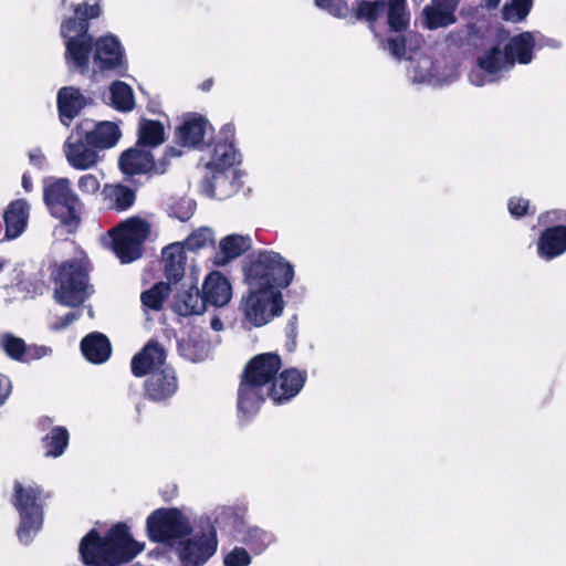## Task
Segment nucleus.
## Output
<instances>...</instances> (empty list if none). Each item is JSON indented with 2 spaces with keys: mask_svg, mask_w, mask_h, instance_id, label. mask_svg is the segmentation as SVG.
<instances>
[{
  "mask_svg": "<svg viewBox=\"0 0 566 566\" xmlns=\"http://www.w3.org/2000/svg\"><path fill=\"white\" fill-rule=\"evenodd\" d=\"M144 549V544L136 542L125 524H117L101 537L92 530L80 544L83 562L91 566H116L134 558Z\"/></svg>",
  "mask_w": 566,
  "mask_h": 566,
  "instance_id": "f257e3e1",
  "label": "nucleus"
},
{
  "mask_svg": "<svg viewBox=\"0 0 566 566\" xmlns=\"http://www.w3.org/2000/svg\"><path fill=\"white\" fill-rule=\"evenodd\" d=\"M74 15L61 23V35L65 39V62L70 70L85 74L90 69V56L93 53L94 36L90 34V20L101 15L98 4L81 2L72 4Z\"/></svg>",
  "mask_w": 566,
  "mask_h": 566,
  "instance_id": "f03ea898",
  "label": "nucleus"
},
{
  "mask_svg": "<svg viewBox=\"0 0 566 566\" xmlns=\"http://www.w3.org/2000/svg\"><path fill=\"white\" fill-rule=\"evenodd\" d=\"M282 367L280 356H253L245 365L238 389V411L254 416Z\"/></svg>",
  "mask_w": 566,
  "mask_h": 566,
  "instance_id": "7ed1b4c3",
  "label": "nucleus"
},
{
  "mask_svg": "<svg viewBox=\"0 0 566 566\" xmlns=\"http://www.w3.org/2000/svg\"><path fill=\"white\" fill-rule=\"evenodd\" d=\"M293 277V265L274 251L253 253L248 256L244 265L248 289L281 291L292 283Z\"/></svg>",
  "mask_w": 566,
  "mask_h": 566,
  "instance_id": "20e7f679",
  "label": "nucleus"
},
{
  "mask_svg": "<svg viewBox=\"0 0 566 566\" xmlns=\"http://www.w3.org/2000/svg\"><path fill=\"white\" fill-rule=\"evenodd\" d=\"M43 202L50 214L67 227L76 230L82 221L83 203L73 191L69 178H48L43 186Z\"/></svg>",
  "mask_w": 566,
  "mask_h": 566,
  "instance_id": "39448f33",
  "label": "nucleus"
},
{
  "mask_svg": "<svg viewBox=\"0 0 566 566\" xmlns=\"http://www.w3.org/2000/svg\"><path fill=\"white\" fill-rule=\"evenodd\" d=\"M54 282L53 297L56 303L67 307H78L90 297L88 270L78 260L62 262L52 272Z\"/></svg>",
  "mask_w": 566,
  "mask_h": 566,
  "instance_id": "423d86ee",
  "label": "nucleus"
},
{
  "mask_svg": "<svg viewBox=\"0 0 566 566\" xmlns=\"http://www.w3.org/2000/svg\"><path fill=\"white\" fill-rule=\"evenodd\" d=\"M130 366L136 377L149 376L145 387L150 399L160 401L177 390L175 371L165 356H134Z\"/></svg>",
  "mask_w": 566,
  "mask_h": 566,
  "instance_id": "0eeeda50",
  "label": "nucleus"
},
{
  "mask_svg": "<svg viewBox=\"0 0 566 566\" xmlns=\"http://www.w3.org/2000/svg\"><path fill=\"white\" fill-rule=\"evenodd\" d=\"M150 230L146 220L132 217L108 231L112 250L122 263H130L142 258Z\"/></svg>",
  "mask_w": 566,
  "mask_h": 566,
  "instance_id": "6e6552de",
  "label": "nucleus"
},
{
  "mask_svg": "<svg viewBox=\"0 0 566 566\" xmlns=\"http://www.w3.org/2000/svg\"><path fill=\"white\" fill-rule=\"evenodd\" d=\"M13 505L19 511L21 520L18 528L19 541L28 545L42 527L41 490L15 482Z\"/></svg>",
  "mask_w": 566,
  "mask_h": 566,
  "instance_id": "1a4fd4ad",
  "label": "nucleus"
},
{
  "mask_svg": "<svg viewBox=\"0 0 566 566\" xmlns=\"http://www.w3.org/2000/svg\"><path fill=\"white\" fill-rule=\"evenodd\" d=\"M148 536L154 542L179 545L191 535L189 518L177 509H158L147 517Z\"/></svg>",
  "mask_w": 566,
  "mask_h": 566,
  "instance_id": "9d476101",
  "label": "nucleus"
},
{
  "mask_svg": "<svg viewBox=\"0 0 566 566\" xmlns=\"http://www.w3.org/2000/svg\"><path fill=\"white\" fill-rule=\"evenodd\" d=\"M284 300L281 291L268 289H249L242 298L241 310L244 317L254 326L260 327L283 313Z\"/></svg>",
  "mask_w": 566,
  "mask_h": 566,
  "instance_id": "9b49d317",
  "label": "nucleus"
},
{
  "mask_svg": "<svg viewBox=\"0 0 566 566\" xmlns=\"http://www.w3.org/2000/svg\"><path fill=\"white\" fill-rule=\"evenodd\" d=\"M217 532L208 526L179 543L177 553L182 566H202L217 552Z\"/></svg>",
  "mask_w": 566,
  "mask_h": 566,
  "instance_id": "f8f14e48",
  "label": "nucleus"
},
{
  "mask_svg": "<svg viewBox=\"0 0 566 566\" xmlns=\"http://www.w3.org/2000/svg\"><path fill=\"white\" fill-rule=\"evenodd\" d=\"M93 64L102 73L123 74L127 70L125 50L117 36L106 34L94 39Z\"/></svg>",
  "mask_w": 566,
  "mask_h": 566,
  "instance_id": "ddd939ff",
  "label": "nucleus"
},
{
  "mask_svg": "<svg viewBox=\"0 0 566 566\" xmlns=\"http://www.w3.org/2000/svg\"><path fill=\"white\" fill-rule=\"evenodd\" d=\"M81 129L82 125H75L64 143V154L71 167L86 170L97 164L98 155L96 149L86 143Z\"/></svg>",
  "mask_w": 566,
  "mask_h": 566,
  "instance_id": "4468645a",
  "label": "nucleus"
},
{
  "mask_svg": "<svg viewBox=\"0 0 566 566\" xmlns=\"http://www.w3.org/2000/svg\"><path fill=\"white\" fill-rule=\"evenodd\" d=\"M234 125L232 123L224 124L220 128L218 138L211 143V160L206 165V168H213L214 166L232 168L240 164V154L234 147Z\"/></svg>",
  "mask_w": 566,
  "mask_h": 566,
  "instance_id": "2eb2a0df",
  "label": "nucleus"
},
{
  "mask_svg": "<svg viewBox=\"0 0 566 566\" xmlns=\"http://www.w3.org/2000/svg\"><path fill=\"white\" fill-rule=\"evenodd\" d=\"M209 129L213 130L205 116L198 113H188L175 129L176 143L181 147L197 148L203 144Z\"/></svg>",
  "mask_w": 566,
  "mask_h": 566,
  "instance_id": "dca6fc26",
  "label": "nucleus"
},
{
  "mask_svg": "<svg viewBox=\"0 0 566 566\" xmlns=\"http://www.w3.org/2000/svg\"><path fill=\"white\" fill-rule=\"evenodd\" d=\"M306 380V371L296 368H287L280 373L272 386L268 389L266 397L274 403H283L294 398L303 388Z\"/></svg>",
  "mask_w": 566,
  "mask_h": 566,
  "instance_id": "f3484780",
  "label": "nucleus"
},
{
  "mask_svg": "<svg viewBox=\"0 0 566 566\" xmlns=\"http://www.w3.org/2000/svg\"><path fill=\"white\" fill-rule=\"evenodd\" d=\"M118 167L123 175L134 177L137 175H157V164L149 149L137 146L124 150L118 158Z\"/></svg>",
  "mask_w": 566,
  "mask_h": 566,
  "instance_id": "a211bd4d",
  "label": "nucleus"
},
{
  "mask_svg": "<svg viewBox=\"0 0 566 566\" xmlns=\"http://www.w3.org/2000/svg\"><path fill=\"white\" fill-rule=\"evenodd\" d=\"M82 135L86 143L95 149H108L116 145L120 138V130L115 123L101 122L93 124L90 119H82Z\"/></svg>",
  "mask_w": 566,
  "mask_h": 566,
  "instance_id": "6ab92c4d",
  "label": "nucleus"
},
{
  "mask_svg": "<svg viewBox=\"0 0 566 566\" xmlns=\"http://www.w3.org/2000/svg\"><path fill=\"white\" fill-rule=\"evenodd\" d=\"M537 255L551 261L566 253V226L553 224L544 228L536 242Z\"/></svg>",
  "mask_w": 566,
  "mask_h": 566,
  "instance_id": "aec40b11",
  "label": "nucleus"
},
{
  "mask_svg": "<svg viewBox=\"0 0 566 566\" xmlns=\"http://www.w3.org/2000/svg\"><path fill=\"white\" fill-rule=\"evenodd\" d=\"M90 103V98L75 86H63L57 92L56 106L60 122L69 127Z\"/></svg>",
  "mask_w": 566,
  "mask_h": 566,
  "instance_id": "412c9836",
  "label": "nucleus"
},
{
  "mask_svg": "<svg viewBox=\"0 0 566 566\" xmlns=\"http://www.w3.org/2000/svg\"><path fill=\"white\" fill-rule=\"evenodd\" d=\"M209 172L202 180L203 192L210 197L222 200L235 191L234 180L229 169L221 166L207 168Z\"/></svg>",
  "mask_w": 566,
  "mask_h": 566,
  "instance_id": "4be33fe9",
  "label": "nucleus"
},
{
  "mask_svg": "<svg viewBox=\"0 0 566 566\" xmlns=\"http://www.w3.org/2000/svg\"><path fill=\"white\" fill-rule=\"evenodd\" d=\"M202 297L206 304L214 307L227 305L232 296L231 284L220 272L209 273L202 284Z\"/></svg>",
  "mask_w": 566,
  "mask_h": 566,
  "instance_id": "5701e85b",
  "label": "nucleus"
},
{
  "mask_svg": "<svg viewBox=\"0 0 566 566\" xmlns=\"http://www.w3.org/2000/svg\"><path fill=\"white\" fill-rule=\"evenodd\" d=\"M535 38L532 32L525 31L512 36L504 46V62L507 65L528 64L533 60Z\"/></svg>",
  "mask_w": 566,
  "mask_h": 566,
  "instance_id": "b1692460",
  "label": "nucleus"
},
{
  "mask_svg": "<svg viewBox=\"0 0 566 566\" xmlns=\"http://www.w3.org/2000/svg\"><path fill=\"white\" fill-rule=\"evenodd\" d=\"M164 273L169 283H179L186 271L187 254L184 243L174 242L161 251Z\"/></svg>",
  "mask_w": 566,
  "mask_h": 566,
  "instance_id": "393cba45",
  "label": "nucleus"
},
{
  "mask_svg": "<svg viewBox=\"0 0 566 566\" xmlns=\"http://www.w3.org/2000/svg\"><path fill=\"white\" fill-rule=\"evenodd\" d=\"M30 216V206L24 199L11 201L3 213L6 238L17 239L25 230Z\"/></svg>",
  "mask_w": 566,
  "mask_h": 566,
  "instance_id": "a878e982",
  "label": "nucleus"
},
{
  "mask_svg": "<svg viewBox=\"0 0 566 566\" xmlns=\"http://www.w3.org/2000/svg\"><path fill=\"white\" fill-rule=\"evenodd\" d=\"M455 8V1L433 0V6L426 7L423 10L426 28L428 30H437L453 24L457 21L454 15Z\"/></svg>",
  "mask_w": 566,
  "mask_h": 566,
  "instance_id": "bb28decb",
  "label": "nucleus"
},
{
  "mask_svg": "<svg viewBox=\"0 0 566 566\" xmlns=\"http://www.w3.org/2000/svg\"><path fill=\"white\" fill-rule=\"evenodd\" d=\"M166 140L164 124L157 119L140 118L137 128V146L156 148Z\"/></svg>",
  "mask_w": 566,
  "mask_h": 566,
  "instance_id": "cd10ccee",
  "label": "nucleus"
},
{
  "mask_svg": "<svg viewBox=\"0 0 566 566\" xmlns=\"http://www.w3.org/2000/svg\"><path fill=\"white\" fill-rule=\"evenodd\" d=\"M175 306L178 313L184 316L201 315L207 311L202 291L193 284L177 293Z\"/></svg>",
  "mask_w": 566,
  "mask_h": 566,
  "instance_id": "c85d7f7f",
  "label": "nucleus"
},
{
  "mask_svg": "<svg viewBox=\"0 0 566 566\" xmlns=\"http://www.w3.org/2000/svg\"><path fill=\"white\" fill-rule=\"evenodd\" d=\"M103 195L108 201V209L122 212L128 210L136 201V191L122 184H106L103 188Z\"/></svg>",
  "mask_w": 566,
  "mask_h": 566,
  "instance_id": "c756f323",
  "label": "nucleus"
},
{
  "mask_svg": "<svg viewBox=\"0 0 566 566\" xmlns=\"http://www.w3.org/2000/svg\"><path fill=\"white\" fill-rule=\"evenodd\" d=\"M0 349L4 354H51L52 348L44 345H27L24 339L12 333L0 335Z\"/></svg>",
  "mask_w": 566,
  "mask_h": 566,
  "instance_id": "7c9ffc66",
  "label": "nucleus"
},
{
  "mask_svg": "<svg viewBox=\"0 0 566 566\" xmlns=\"http://www.w3.org/2000/svg\"><path fill=\"white\" fill-rule=\"evenodd\" d=\"M112 106L118 112H130L135 107L133 88L125 82L115 81L109 86Z\"/></svg>",
  "mask_w": 566,
  "mask_h": 566,
  "instance_id": "2f4dec72",
  "label": "nucleus"
},
{
  "mask_svg": "<svg viewBox=\"0 0 566 566\" xmlns=\"http://www.w3.org/2000/svg\"><path fill=\"white\" fill-rule=\"evenodd\" d=\"M219 248L223 254L222 263H224L247 252L251 248V239L240 234H229L221 239Z\"/></svg>",
  "mask_w": 566,
  "mask_h": 566,
  "instance_id": "473e14b6",
  "label": "nucleus"
},
{
  "mask_svg": "<svg viewBox=\"0 0 566 566\" xmlns=\"http://www.w3.org/2000/svg\"><path fill=\"white\" fill-rule=\"evenodd\" d=\"M46 457H60L69 444V432L64 427H54L42 439Z\"/></svg>",
  "mask_w": 566,
  "mask_h": 566,
  "instance_id": "72a5a7b5",
  "label": "nucleus"
},
{
  "mask_svg": "<svg viewBox=\"0 0 566 566\" xmlns=\"http://www.w3.org/2000/svg\"><path fill=\"white\" fill-rule=\"evenodd\" d=\"M386 8L387 2L385 0H361L358 1L355 9V18L358 21H367L369 23V28L374 30V23L384 14Z\"/></svg>",
  "mask_w": 566,
  "mask_h": 566,
  "instance_id": "f704fd0d",
  "label": "nucleus"
},
{
  "mask_svg": "<svg viewBox=\"0 0 566 566\" xmlns=\"http://www.w3.org/2000/svg\"><path fill=\"white\" fill-rule=\"evenodd\" d=\"M169 281L158 282L140 295L142 304L153 311H160L171 291Z\"/></svg>",
  "mask_w": 566,
  "mask_h": 566,
  "instance_id": "c9c22d12",
  "label": "nucleus"
},
{
  "mask_svg": "<svg viewBox=\"0 0 566 566\" xmlns=\"http://www.w3.org/2000/svg\"><path fill=\"white\" fill-rule=\"evenodd\" d=\"M109 338L99 332H92L81 340V354H112Z\"/></svg>",
  "mask_w": 566,
  "mask_h": 566,
  "instance_id": "e433bc0d",
  "label": "nucleus"
},
{
  "mask_svg": "<svg viewBox=\"0 0 566 566\" xmlns=\"http://www.w3.org/2000/svg\"><path fill=\"white\" fill-rule=\"evenodd\" d=\"M273 541L272 534L255 526L247 528L241 536V542L255 554L262 553Z\"/></svg>",
  "mask_w": 566,
  "mask_h": 566,
  "instance_id": "4c0bfd02",
  "label": "nucleus"
},
{
  "mask_svg": "<svg viewBox=\"0 0 566 566\" xmlns=\"http://www.w3.org/2000/svg\"><path fill=\"white\" fill-rule=\"evenodd\" d=\"M182 243L186 250L197 252L201 249L214 247V233L208 227H200L192 231Z\"/></svg>",
  "mask_w": 566,
  "mask_h": 566,
  "instance_id": "58836bf2",
  "label": "nucleus"
},
{
  "mask_svg": "<svg viewBox=\"0 0 566 566\" xmlns=\"http://www.w3.org/2000/svg\"><path fill=\"white\" fill-rule=\"evenodd\" d=\"M476 62L479 69L489 74L499 73L503 66L507 64L504 62V50L501 51L499 44L492 46L483 55L479 56Z\"/></svg>",
  "mask_w": 566,
  "mask_h": 566,
  "instance_id": "ea45409f",
  "label": "nucleus"
},
{
  "mask_svg": "<svg viewBox=\"0 0 566 566\" xmlns=\"http://www.w3.org/2000/svg\"><path fill=\"white\" fill-rule=\"evenodd\" d=\"M387 24L390 32L402 33L409 27L410 17L406 8H386Z\"/></svg>",
  "mask_w": 566,
  "mask_h": 566,
  "instance_id": "a19ab883",
  "label": "nucleus"
},
{
  "mask_svg": "<svg viewBox=\"0 0 566 566\" xmlns=\"http://www.w3.org/2000/svg\"><path fill=\"white\" fill-rule=\"evenodd\" d=\"M533 6V0H512L511 6H505L503 8V17L505 20H513V13L515 15L516 21L524 20Z\"/></svg>",
  "mask_w": 566,
  "mask_h": 566,
  "instance_id": "79ce46f5",
  "label": "nucleus"
},
{
  "mask_svg": "<svg viewBox=\"0 0 566 566\" xmlns=\"http://www.w3.org/2000/svg\"><path fill=\"white\" fill-rule=\"evenodd\" d=\"M196 202L192 199L181 198L171 206V216L182 222L188 221L196 211Z\"/></svg>",
  "mask_w": 566,
  "mask_h": 566,
  "instance_id": "37998d69",
  "label": "nucleus"
},
{
  "mask_svg": "<svg viewBox=\"0 0 566 566\" xmlns=\"http://www.w3.org/2000/svg\"><path fill=\"white\" fill-rule=\"evenodd\" d=\"M315 6L323 9L336 18H346L349 8L344 0H314Z\"/></svg>",
  "mask_w": 566,
  "mask_h": 566,
  "instance_id": "c03bdc74",
  "label": "nucleus"
},
{
  "mask_svg": "<svg viewBox=\"0 0 566 566\" xmlns=\"http://www.w3.org/2000/svg\"><path fill=\"white\" fill-rule=\"evenodd\" d=\"M381 43L384 49L388 50L394 57L401 60L405 56L407 40L403 34L399 33L396 36L387 38Z\"/></svg>",
  "mask_w": 566,
  "mask_h": 566,
  "instance_id": "a18cd8bd",
  "label": "nucleus"
},
{
  "mask_svg": "<svg viewBox=\"0 0 566 566\" xmlns=\"http://www.w3.org/2000/svg\"><path fill=\"white\" fill-rule=\"evenodd\" d=\"M226 566H249L251 556L243 547H234L224 556Z\"/></svg>",
  "mask_w": 566,
  "mask_h": 566,
  "instance_id": "49530a36",
  "label": "nucleus"
},
{
  "mask_svg": "<svg viewBox=\"0 0 566 566\" xmlns=\"http://www.w3.org/2000/svg\"><path fill=\"white\" fill-rule=\"evenodd\" d=\"M182 155V150L174 147V146H168L166 147L161 158H159L156 164H157V175H163L167 171L169 165H170V160L172 158H176V157H180Z\"/></svg>",
  "mask_w": 566,
  "mask_h": 566,
  "instance_id": "de8ad7c7",
  "label": "nucleus"
},
{
  "mask_svg": "<svg viewBox=\"0 0 566 566\" xmlns=\"http://www.w3.org/2000/svg\"><path fill=\"white\" fill-rule=\"evenodd\" d=\"M507 208L514 218H522L528 213L530 200L521 197H512L507 202Z\"/></svg>",
  "mask_w": 566,
  "mask_h": 566,
  "instance_id": "09e8293b",
  "label": "nucleus"
},
{
  "mask_svg": "<svg viewBox=\"0 0 566 566\" xmlns=\"http://www.w3.org/2000/svg\"><path fill=\"white\" fill-rule=\"evenodd\" d=\"M78 189L86 195H94L99 190V180L93 174H86L80 177L77 181Z\"/></svg>",
  "mask_w": 566,
  "mask_h": 566,
  "instance_id": "8fccbe9b",
  "label": "nucleus"
},
{
  "mask_svg": "<svg viewBox=\"0 0 566 566\" xmlns=\"http://www.w3.org/2000/svg\"><path fill=\"white\" fill-rule=\"evenodd\" d=\"M137 354H166V350L157 339L150 338Z\"/></svg>",
  "mask_w": 566,
  "mask_h": 566,
  "instance_id": "3c124183",
  "label": "nucleus"
},
{
  "mask_svg": "<svg viewBox=\"0 0 566 566\" xmlns=\"http://www.w3.org/2000/svg\"><path fill=\"white\" fill-rule=\"evenodd\" d=\"M560 220L566 221V213L562 216L557 210L546 211L538 216V223L541 224L546 223L548 221L554 222Z\"/></svg>",
  "mask_w": 566,
  "mask_h": 566,
  "instance_id": "603ef678",
  "label": "nucleus"
},
{
  "mask_svg": "<svg viewBox=\"0 0 566 566\" xmlns=\"http://www.w3.org/2000/svg\"><path fill=\"white\" fill-rule=\"evenodd\" d=\"M11 392V382L6 377L0 375V406L4 403Z\"/></svg>",
  "mask_w": 566,
  "mask_h": 566,
  "instance_id": "864d4df0",
  "label": "nucleus"
},
{
  "mask_svg": "<svg viewBox=\"0 0 566 566\" xmlns=\"http://www.w3.org/2000/svg\"><path fill=\"white\" fill-rule=\"evenodd\" d=\"M78 316H80L78 314L73 313V312L66 313L64 316L59 317V321H57L55 327L56 328H65L70 324H72L74 321H76L78 318Z\"/></svg>",
  "mask_w": 566,
  "mask_h": 566,
  "instance_id": "5fc2aeb1",
  "label": "nucleus"
},
{
  "mask_svg": "<svg viewBox=\"0 0 566 566\" xmlns=\"http://www.w3.org/2000/svg\"><path fill=\"white\" fill-rule=\"evenodd\" d=\"M234 514V510L232 507H222L216 517V521L223 522L226 517L232 516Z\"/></svg>",
  "mask_w": 566,
  "mask_h": 566,
  "instance_id": "6e6d98bb",
  "label": "nucleus"
},
{
  "mask_svg": "<svg viewBox=\"0 0 566 566\" xmlns=\"http://www.w3.org/2000/svg\"><path fill=\"white\" fill-rule=\"evenodd\" d=\"M469 77H470L471 83L476 86H481L484 84L483 75L480 72L472 71L470 73Z\"/></svg>",
  "mask_w": 566,
  "mask_h": 566,
  "instance_id": "4d7b16f0",
  "label": "nucleus"
},
{
  "mask_svg": "<svg viewBox=\"0 0 566 566\" xmlns=\"http://www.w3.org/2000/svg\"><path fill=\"white\" fill-rule=\"evenodd\" d=\"M22 188L27 191V192H30L32 191V188H33V185H32V180H31V177L28 172H24L22 175Z\"/></svg>",
  "mask_w": 566,
  "mask_h": 566,
  "instance_id": "13d9d810",
  "label": "nucleus"
},
{
  "mask_svg": "<svg viewBox=\"0 0 566 566\" xmlns=\"http://www.w3.org/2000/svg\"><path fill=\"white\" fill-rule=\"evenodd\" d=\"M109 356H85L86 360L93 365H102L106 363Z\"/></svg>",
  "mask_w": 566,
  "mask_h": 566,
  "instance_id": "bf43d9fd",
  "label": "nucleus"
},
{
  "mask_svg": "<svg viewBox=\"0 0 566 566\" xmlns=\"http://www.w3.org/2000/svg\"><path fill=\"white\" fill-rule=\"evenodd\" d=\"M407 0H388L387 8H406Z\"/></svg>",
  "mask_w": 566,
  "mask_h": 566,
  "instance_id": "052dcab7",
  "label": "nucleus"
},
{
  "mask_svg": "<svg viewBox=\"0 0 566 566\" xmlns=\"http://www.w3.org/2000/svg\"><path fill=\"white\" fill-rule=\"evenodd\" d=\"M213 86V78H207L200 84V90L203 92H209Z\"/></svg>",
  "mask_w": 566,
  "mask_h": 566,
  "instance_id": "680f3d73",
  "label": "nucleus"
},
{
  "mask_svg": "<svg viewBox=\"0 0 566 566\" xmlns=\"http://www.w3.org/2000/svg\"><path fill=\"white\" fill-rule=\"evenodd\" d=\"M211 327L214 329V331H220L222 328V323L220 319L218 318H213L211 321Z\"/></svg>",
  "mask_w": 566,
  "mask_h": 566,
  "instance_id": "e2e57ef3",
  "label": "nucleus"
},
{
  "mask_svg": "<svg viewBox=\"0 0 566 566\" xmlns=\"http://www.w3.org/2000/svg\"><path fill=\"white\" fill-rule=\"evenodd\" d=\"M501 0H486V6L489 8H496Z\"/></svg>",
  "mask_w": 566,
  "mask_h": 566,
  "instance_id": "0e129e2a",
  "label": "nucleus"
},
{
  "mask_svg": "<svg viewBox=\"0 0 566 566\" xmlns=\"http://www.w3.org/2000/svg\"><path fill=\"white\" fill-rule=\"evenodd\" d=\"M14 359L21 361V363H29V360L27 359L28 356H20V355H17V356H12Z\"/></svg>",
  "mask_w": 566,
  "mask_h": 566,
  "instance_id": "69168bd1",
  "label": "nucleus"
},
{
  "mask_svg": "<svg viewBox=\"0 0 566 566\" xmlns=\"http://www.w3.org/2000/svg\"><path fill=\"white\" fill-rule=\"evenodd\" d=\"M286 348L289 352H293L295 349V340L293 339L292 344H289Z\"/></svg>",
  "mask_w": 566,
  "mask_h": 566,
  "instance_id": "338daca9",
  "label": "nucleus"
},
{
  "mask_svg": "<svg viewBox=\"0 0 566 566\" xmlns=\"http://www.w3.org/2000/svg\"><path fill=\"white\" fill-rule=\"evenodd\" d=\"M191 361H192V363H199V361H200V359L198 358V356H192V357H191Z\"/></svg>",
  "mask_w": 566,
  "mask_h": 566,
  "instance_id": "774afa93",
  "label": "nucleus"
}]
</instances>
